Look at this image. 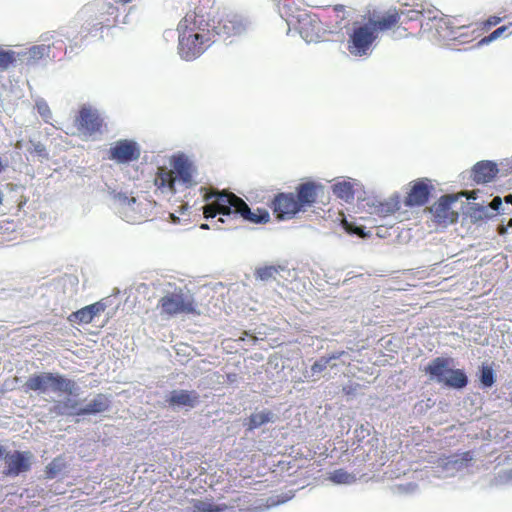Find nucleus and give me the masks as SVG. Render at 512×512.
<instances>
[{
	"mask_svg": "<svg viewBox=\"0 0 512 512\" xmlns=\"http://www.w3.org/2000/svg\"><path fill=\"white\" fill-rule=\"evenodd\" d=\"M199 191L202 193L203 201L208 203L203 206V217L205 219H213L216 215H222L227 219L240 216L253 224H265L269 220L267 210L257 209L256 212H252L241 197L229 190L220 191L201 187Z\"/></svg>",
	"mask_w": 512,
	"mask_h": 512,
	"instance_id": "nucleus-1",
	"label": "nucleus"
},
{
	"mask_svg": "<svg viewBox=\"0 0 512 512\" xmlns=\"http://www.w3.org/2000/svg\"><path fill=\"white\" fill-rule=\"evenodd\" d=\"M178 54L191 61L203 54L214 42L215 34L210 30V23L193 22L181 19L177 25Z\"/></svg>",
	"mask_w": 512,
	"mask_h": 512,
	"instance_id": "nucleus-2",
	"label": "nucleus"
},
{
	"mask_svg": "<svg viewBox=\"0 0 512 512\" xmlns=\"http://www.w3.org/2000/svg\"><path fill=\"white\" fill-rule=\"evenodd\" d=\"M280 11L286 22L295 25L300 37L307 43L319 42L328 35L337 34L336 31H331L328 25L322 22L321 16L316 13L299 10L295 14L292 8Z\"/></svg>",
	"mask_w": 512,
	"mask_h": 512,
	"instance_id": "nucleus-3",
	"label": "nucleus"
},
{
	"mask_svg": "<svg viewBox=\"0 0 512 512\" xmlns=\"http://www.w3.org/2000/svg\"><path fill=\"white\" fill-rule=\"evenodd\" d=\"M421 16V10H408L406 12L393 7L386 10L383 14L372 15L370 21L361 26H369L379 33L392 31L393 33H399V37H406L409 33L405 25L408 22L419 21Z\"/></svg>",
	"mask_w": 512,
	"mask_h": 512,
	"instance_id": "nucleus-4",
	"label": "nucleus"
},
{
	"mask_svg": "<svg viewBox=\"0 0 512 512\" xmlns=\"http://www.w3.org/2000/svg\"><path fill=\"white\" fill-rule=\"evenodd\" d=\"M250 29L248 18L238 11L224 7L217 17L210 18V31L223 39H235L245 35Z\"/></svg>",
	"mask_w": 512,
	"mask_h": 512,
	"instance_id": "nucleus-5",
	"label": "nucleus"
},
{
	"mask_svg": "<svg viewBox=\"0 0 512 512\" xmlns=\"http://www.w3.org/2000/svg\"><path fill=\"white\" fill-rule=\"evenodd\" d=\"M24 388L26 392L45 393L51 390L55 393H65L70 396L76 390V383L60 374L43 372L29 377L24 384Z\"/></svg>",
	"mask_w": 512,
	"mask_h": 512,
	"instance_id": "nucleus-6",
	"label": "nucleus"
},
{
	"mask_svg": "<svg viewBox=\"0 0 512 512\" xmlns=\"http://www.w3.org/2000/svg\"><path fill=\"white\" fill-rule=\"evenodd\" d=\"M160 314L167 317L176 315H199L195 299L191 295L182 293L181 290L167 293L158 301Z\"/></svg>",
	"mask_w": 512,
	"mask_h": 512,
	"instance_id": "nucleus-7",
	"label": "nucleus"
},
{
	"mask_svg": "<svg viewBox=\"0 0 512 512\" xmlns=\"http://www.w3.org/2000/svg\"><path fill=\"white\" fill-rule=\"evenodd\" d=\"M377 34L379 32L374 31L368 25L354 26L352 33L349 34V40H347V51L356 57L367 55L377 39Z\"/></svg>",
	"mask_w": 512,
	"mask_h": 512,
	"instance_id": "nucleus-8",
	"label": "nucleus"
},
{
	"mask_svg": "<svg viewBox=\"0 0 512 512\" xmlns=\"http://www.w3.org/2000/svg\"><path fill=\"white\" fill-rule=\"evenodd\" d=\"M33 454L30 451L8 452L4 457L3 474L6 477H18L30 471Z\"/></svg>",
	"mask_w": 512,
	"mask_h": 512,
	"instance_id": "nucleus-9",
	"label": "nucleus"
},
{
	"mask_svg": "<svg viewBox=\"0 0 512 512\" xmlns=\"http://www.w3.org/2000/svg\"><path fill=\"white\" fill-rule=\"evenodd\" d=\"M303 203L296 200L293 193H278L271 202V209L277 219H291L302 209L306 208Z\"/></svg>",
	"mask_w": 512,
	"mask_h": 512,
	"instance_id": "nucleus-10",
	"label": "nucleus"
},
{
	"mask_svg": "<svg viewBox=\"0 0 512 512\" xmlns=\"http://www.w3.org/2000/svg\"><path fill=\"white\" fill-rule=\"evenodd\" d=\"M320 16L328 29L340 33L350 24V20L354 16V10L342 4H336L334 8L325 10Z\"/></svg>",
	"mask_w": 512,
	"mask_h": 512,
	"instance_id": "nucleus-11",
	"label": "nucleus"
},
{
	"mask_svg": "<svg viewBox=\"0 0 512 512\" xmlns=\"http://www.w3.org/2000/svg\"><path fill=\"white\" fill-rule=\"evenodd\" d=\"M141 156V148L132 140H118L109 148V159L118 164L137 161Z\"/></svg>",
	"mask_w": 512,
	"mask_h": 512,
	"instance_id": "nucleus-12",
	"label": "nucleus"
},
{
	"mask_svg": "<svg viewBox=\"0 0 512 512\" xmlns=\"http://www.w3.org/2000/svg\"><path fill=\"white\" fill-rule=\"evenodd\" d=\"M76 127L80 133L91 136L102 132L103 120L98 111L89 106H82L76 116Z\"/></svg>",
	"mask_w": 512,
	"mask_h": 512,
	"instance_id": "nucleus-13",
	"label": "nucleus"
},
{
	"mask_svg": "<svg viewBox=\"0 0 512 512\" xmlns=\"http://www.w3.org/2000/svg\"><path fill=\"white\" fill-rule=\"evenodd\" d=\"M458 200V196L454 194H446L440 197L432 208L433 218L439 224H452L458 220V213L451 209V205Z\"/></svg>",
	"mask_w": 512,
	"mask_h": 512,
	"instance_id": "nucleus-14",
	"label": "nucleus"
},
{
	"mask_svg": "<svg viewBox=\"0 0 512 512\" xmlns=\"http://www.w3.org/2000/svg\"><path fill=\"white\" fill-rule=\"evenodd\" d=\"M170 165H172V169L169 170L174 172V176L180 180L181 184L187 188L196 185L195 179H193L195 167L188 158L184 155L174 156L172 160H170Z\"/></svg>",
	"mask_w": 512,
	"mask_h": 512,
	"instance_id": "nucleus-15",
	"label": "nucleus"
},
{
	"mask_svg": "<svg viewBox=\"0 0 512 512\" xmlns=\"http://www.w3.org/2000/svg\"><path fill=\"white\" fill-rule=\"evenodd\" d=\"M431 186L427 184L426 180L419 179L411 184L410 191H408L404 204L408 207L423 206L429 201Z\"/></svg>",
	"mask_w": 512,
	"mask_h": 512,
	"instance_id": "nucleus-16",
	"label": "nucleus"
},
{
	"mask_svg": "<svg viewBox=\"0 0 512 512\" xmlns=\"http://www.w3.org/2000/svg\"><path fill=\"white\" fill-rule=\"evenodd\" d=\"M105 310V304L97 301L94 304L87 305L82 309L72 312L68 316V321L78 324H90L94 318L100 316Z\"/></svg>",
	"mask_w": 512,
	"mask_h": 512,
	"instance_id": "nucleus-17",
	"label": "nucleus"
},
{
	"mask_svg": "<svg viewBox=\"0 0 512 512\" xmlns=\"http://www.w3.org/2000/svg\"><path fill=\"white\" fill-rule=\"evenodd\" d=\"M498 167L490 160L479 161L472 168V180L477 184H486L494 180Z\"/></svg>",
	"mask_w": 512,
	"mask_h": 512,
	"instance_id": "nucleus-18",
	"label": "nucleus"
},
{
	"mask_svg": "<svg viewBox=\"0 0 512 512\" xmlns=\"http://www.w3.org/2000/svg\"><path fill=\"white\" fill-rule=\"evenodd\" d=\"M154 185L160 193L174 195L177 192L175 189L174 171L169 170L165 166L158 167L154 178Z\"/></svg>",
	"mask_w": 512,
	"mask_h": 512,
	"instance_id": "nucleus-19",
	"label": "nucleus"
},
{
	"mask_svg": "<svg viewBox=\"0 0 512 512\" xmlns=\"http://www.w3.org/2000/svg\"><path fill=\"white\" fill-rule=\"evenodd\" d=\"M214 8L215 0H198L194 6V10L188 12L183 19L190 18L194 23H210V19H213L211 15L213 14Z\"/></svg>",
	"mask_w": 512,
	"mask_h": 512,
	"instance_id": "nucleus-20",
	"label": "nucleus"
},
{
	"mask_svg": "<svg viewBox=\"0 0 512 512\" xmlns=\"http://www.w3.org/2000/svg\"><path fill=\"white\" fill-rule=\"evenodd\" d=\"M199 403V395L196 391L174 390L167 398V404L170 407H190L194 408Z\"/></svg>",
	"mask_w": 512,
	"mask_h": 512,
	"instance_id": "nucleus-21",
	"label": "nucleus"
},
{
	"mask_svg": "<svg viewBox=\"0 0 512 512\" xmlns=\"http://www.w3.org/2000/svg\"><path fill=\"white\" fill-rule=\"evenodd\" d=\"M469 28L466 25H456L454 18H442L437 23V32L440 37L455 41L463 36L462 30Z\"/></svg>",
	"mask_w": 512,
	"mask_h": 512,
	"instance_id": "nucleus-22",
	"label": "nucleus"
},
{
	"mask_svg": "<svg viewBox=\"0 0 512 512\" xmlns=\"http://www.w3.org/2000/svg\"><path fill=\"white\" fill-rule=\"evenodd\" d=\"M321 190L322 186L313 182L299 184L296 187V201L304 204V206H311L317 201L318 193Z\"/></svg>",
	"mask_w": 512,
	"mask_h": 512,
	"instance_id": "nucleus-23",
	"label": "nucleus"
},
{
	"mask_svg": "<svg viewBox=\"0 0 512 512\" xmlns=\"http://www.w3.org/2000/svg\"><path fill=\"white\" fill-rule=\"evenodd\" d=\"M110 407L109 398L100 393L95 395V398L92 399L89 403H87L84 408H79L76 411V416L90 415V414H100L102 412H106Z\"/></svg>",
	"mask_w": 512,
	"mask_h": 512,
	"instance_id": "nucleus-24",
	"label": "nucleus"
},
{
	"mask_svg": "<svg viewBox=\"0 0 512 512\" xmlns=\"http://www.w3.org/2000/svg\"><path fill=\"white\" fill-rule=\"evenodd\" d=\"M449 359L443 357H437L430 362L428 366L425 368V372L430 375V377L437 380V382H442L445 375L449 374V371L453 370L448 368Z\"/></svg>",
	"mask_w": 512,
	"mask_h": 512,
	"instance_id": "nucleus-25",
	"label": "nucleus"
},
{
	"mask_svg": "<svg viewBox=\"0 0 512 512\" xmlns=\"http://www.w3.org/2000/svg\"><path fill=\"white\" fill-rule=\"evenodd\" d=\"M398 210H400V199L397 196L374 205V214L379 217H388Z\"/></svg>",
	"mask_w": 512,
	"mask_h": 512,
	"instance_id": "nucleus-26",
	"label": "nucleus"
},
{
	"mask_svg": "<svg viewBox=\"0 0 512 512\" xmlns=\"http://www.w3.org/2000/svg\"><path fill=\"white\" fill-rule=\"evenodd\" d=\"M79 409V402L72 399H66L64 401L56 402L55 405L51 408V413H54L58 416H76V411Z\"/></svg>",
	"mask_w": 512,
	"mask_h": 512,
	"instance_id": "nucleus-27",
	"label": "nucleus"
},
{
	"mask_svg": "<svg viewBox=\"0 0 512 512\" xmlns=\"http://www.w3.org/2000/svg\"><path fill=\"white\" fill-rule=\"evenodd\" d=\"M450 376L443 377V381L440 383L444 384L448 388L463 389L467 385V377L462 369L451 370Z\"/></svg>",
	"mask_w": 512,
	"mask_h": 512,
	"instance_id": "nucleus-28",
	"label": "nucleus"
},
{
	"mask_svg": "<svg viewBox=\"0 0 512 512\" xmlns=\"http://www.w3.org/2000/svg\"><path fill=\"white\" fill-rule=\"evenodd\" d=\"M332 192L337 198L349 203L354 199V186L351 182H338L332 186Z\"/></svg>",
	"mask_w": 512,
	"mask_h": 512,
	"instance_id": "nucleus-29",
	"label": "nucleus"
},
{
	"mask_svg": "<svg viewBox=\"0 0 512 512\" xmlns=\"http://www.w3.org/2000/svg\"><path fill=\"white\" fill-rule=\"evenodd\" d=\"M272 419V413L270 410H263L257 413H252V415L248 418V429L254 430L256 428L261 427L262 425H265L269 422H271Z\"/></svg>",
	"mask_w": 512,
	"mask_h": 512,
	"instance_id": "nucleus-30",
	"label": "nucleus"
},
{
	"mask_svg": "<svg viewBox=\"0 0 512 512\" xmlns=\"http://www.w3.org/2000/svg\"><path fill=\"white\" fill-rule=\"evenodd\" d=\"M282 270L283 268L281 266L268 265L256 269L255 276L256 279L260 281H269L271 279H275V276H277Z\"/></svg>",
	"mask_w": 512,
	"mask_h": 512,
	"instance_id": "nucleus-31",
	"label": "nucleus"
},
{
	"mask_svg": "<svg viewBox=\"0 0 512 512\" xmlns=\"http://www.w3.org/2000/svg\"><path fill=\"white\" fill-rule=\"evenodd\" d=\"M329 479L333 481L336 484H351L354 482V476L347 473L344 469H338L334 470V472L331 473V476H329Z\"/></svg>",
	"mask_w": 512,
	"mask_h": 512,
	"instance_id": "nucleus-32",
	"label": "nucleus"
},
{
	"mask_svg": "<svg viewBox=\"0 0 512 512\" xmlns=\"http://www.w3.org/2000/svg\"><path fill=\"white\" fill-rule=\"evenodd\" d=\"M480 383L484 388H489L495 383V375L491 366L483 365L480 367Z\"/></svg>",
	"mask_w": 512,
	"mask_h": 512,
	"instance_id": "nucleus-33",
	"label": "nucleus"
},
{
	"mask_svg": "<svg viewBox=\"0 0 512 512\" xmlns=\"http://www.w3.org/2000/svg\"><path fill=\"white\" fill-rule=\"evenodd\" d=\"M63 468V464L60 458L53 459L48 465L46 466V477L48 479H54Z\"/></svg>",
	"mask_w": 512,
	"mask_h": 512,
	"instance_id": "nucleus-34",
	"label": "nucleus"
},
{
	"mask_svg": "<svg viewBox=\"0 0 512 512\" xmlns=\"http://www.w3.org/2000/svg\"><path fill=\"white\" fill-rule=\"evenodd\" d=\"M15 62V52L0 49V69L7 70Z\"/></svg>",
	"mask_w": 512,
	"mask_h": 512,
	"instance_id": "nucleus-35",
	"label": "nucleus"
},
{
	"mask_svg": "<svg viewBox=\"0 0 512 512\" xmlns=\"http://www.w3.org/2000/svg\"><path fill=\"white\" fill-rule=\"evenodd\" d=\"M221 509V507L205 501L196 500L194 502L195 512H219Z\"/></svg>",
	"mask_w": 512,
	"mask_h": 512,
	"instance_id": "nucleus-36",
	"label": "nucleus"
},
{
	"mask_svg": "<svg viewBox=\"0 0 512 512\" xmlns=\"http://www.w3.org/2000/svg\"><path fill=\"white\" fill-rule=\"evenodd\" d=\"M501 21H502V18L499 16H495V15L490 16L486 20L480 22V29H482V31H488L489 29H491V27L496 26L499 23H501Z\"/></svg>",
	"mask_w": 512,
	"mask_h": 512,
	"instance_id": "nucleus-37",
	"label": "nucleus"
},
{
	"mask_svg": "<svg viewBox=\"0 0 512 512\" xmlns=\"http://www.w3.org/2000/svg\"><path fill=\"white\" fill-rule=\"evenodd\" d=\"M506 30H507V26L506 25H502L499 28H497L494 31H492L490 33V35L484 37L482 39V41H480V43H482V44L490 43V42L498 39L500 36H502L503 32H505Z\"/></svg>",
	"mask_w": 512,
	"mask_h": 512,
	"instance_id": "nucleus-38",
	"label": "nucleus"
},
{
	"mask_svg": "<svg viewBox=\"0 0 512 512\" xmlns=\"http://www.w3.org/2000/svg\"><path fill=\"white\" fill-rule=\"evenodd\" d=\"M29 153L39 157H47V150L41 142L32 143V148L29 149Z\"/></svg>",
	"mask_w": 512,
	"mask_h": 512,
	"instance_id": "nucleus-39",
	"label": "nucleus"
},
{
	"mask_svg": "<svg viewBox=\"0 0 512 512\" xmlns=\"http://www.w3.org/2000/svg\"><path fill=\"white\" fill-rule=\"evenodd\" d=\"M36 109L37 112H39V115L44 118V120H47L48 117L51 116V111L49 110V107L45 101H37Z\"/></svg>",
	"mask_w": 512,
	"mask_h": 512,
	"instance_id": "nucleus-40",
	"label": "nucleus"
},
{
	"mask_svg": "<svg viewBox=\"0 0 512 512\" xmlns=\"http://www.w3.org/2000/svg\"><path fill=\"white\" fill-rule=\"evenodd\" d=\"M328 365L329 362H327L326 360L318 359L316 362H314L313 365H311V373H322L326 369V367H328Z\"/></svg>",
	"mask_w": 512,
	"mask_h": 512,
	"instance_id": "nucleus-41",
	"label": "nucleus"
},
{
	"mask_svg": "<svg viewBox=\"0 0 512 512\" xmlns=\"http://www.w3.org/2000/svg\"><path fill=\"white\" fill-rule=\"evenodd\" d=\"M343 225H345L346 231L356 234V235H359L361 237L364 236V231L362 230V228H360V227L353 228V226L350 223H348L346 220L343 221Z\"/></svg>",
	"mask_w": 512,
	"mask_h": 512,
	"instance_id": "nucleus-42",
	"label": "nucleus"
},
{
	"mask_svg": "<svg viewBox=\"0 0 512 512\" xmlns=\"http://www.w3.org/2000/svg\"><path fill=\"white\" fill-rule=\"evenodd\" d=\"M344 354H346V352L344 350H340L329 354V356L327 357H321L320 359L327 360V362H330L332 360L340 359L342 356H344Z\"/></svg>",
	"mask_w": 512,
	"mask_h": 512,
	"instance_id": "nucleus-43",
	"label": "nucleus"
},
{
	"mask_svg": "<svg viewBox=\"0 0 512 512\" xmlns=\"http://www.w3.org/2000/svg\"><path fill=\"white\" fill-rule=\"evenodd\" d=\"M358 384H349L346 386H343L342 392L345 393V395L350 396L357 392Z\"/></svg>",
	"mask_w": 512,
	"mask_h": 512,
	"instance_id": "nucleus-44",
	"label": "nucleus"
},
{
	"mask_svg": "<svg viewBox=\"0 0 512 512\" xmlns=\"http://www.w3.org/2000/svg\"><path fill=\"white\" fill-rule=\"evenodd\" d=\"M274 3L278 5V8L281 10L291 9L290 3H292V0H273Z\"/></svg>",
	"mask_w": 512,
	"mask_h": 512,
	"instance_id": "nucleus-45",
	"label": "nucleus"
},
{
	"mask_svg": "<svg viewBox=\"0 0 512 512\" xmlns=\"http://www.w3.org/2000/svg\"><path fill=\"white\" fill-rule=\"evenodd\" d=\"M501 206H502L501 197H494V199L491 200V202H490V208L497 212L499 211V209H501Z\"/></svg>",
	"mask_w": 512,
	"mask_h": 512,
	"instance_id": "nucleus-46",
	"label": "nucleus"
},
{
	"mask_svg": "<svg viewBox=\"0 0 512 512\" xmlns=\"http://www.w3.org/2000/svg\"><path fill=\"white\" fill-rule=\"evenodd\" d=\"M46 51H47L46 46H35L32 49H30V53H32L33 57H35L37 55H42Z\"/></svg>",
	"mask_w": 512,
	"mask_h": 512,
	"instance_id": "nucleus-47",
	"label": "nucleus"
},
{
	"mask_svg": "<svg viewBox=\"0 0 512 512\" xmlns=\"http://www.w3.org/2000/svg\"><path fill=\"white\" fill-rule=\"evenodd\" d=\"M460 195L466 197V199H468V200H476V198H477L476 190L464 191V192L460 193Z\"/></svg>",
	"mask_w": 512,
	"mask_h": 512,
	"instance_id": "nucleus-48",
	"label": "nucleus"
},
{
	"mask_svg": "<svg viewBox=\"0 0 512 512\" xmlns=\"http://www.w3.org/2000/svg\"><path fill=\"white\" fill-rule=\"evenodd\" d=\"M119 200L124 203H134L135 202L134 197L128 198L127 196H124L123 194H119Z\"/></svg>",
	"mask_w": 512,
	"mask_h": 512,
	"instance_id": "nucleus-49",
	"label": "nucleus"
},
{
	"mask_svg": "<svg viewBox=\"0 0 512 512\" xmlns=\"http://www.w3.org/2000/svg\"><path fill=\"white\" fill-rule=\"evenodd\" d=\"M471 459H473V456L470 451L462 453V461L468 462L471 461Z\"/></svg>",
	"mask_w": 512,
	"mask_h": 512,
	"instance_id": "nucleus-50",
	"label": "nucleus"
},
{
	"mask_svg": "<svg viewBox=\"0 0 512 512\" xmlns=\"http://www.w3.org/2000/svg\"><path fill=\"white\" fill-rule=\"evenodd\" d=\"M505 203L510 204L512 206V194L506 195L504 198Z\"/></svg>",
	"mask_w": 512,
	"mask_h": 512,
	"instance_id": "nucleus-51",
	"label": "nucleus"
},
{
	"mask_svg": "<svg viewBox=\"0 0 512 512\" xmlns=\"http://www.w3.org/2000/svg\"><path fill=\"white\" fill-rule=\"evenodd\" d=\"M201 229H209V226L207 224H202Z\"/></svg>",
	"mask_w": 512,
	"mask_h": 512,
	"instance_id": "nucleus-52",
	"label": "nucleus"
},
{
	"mask_svg": "<svg viewBox=\"0 0 512 512\" xmlns=\"http://www.w3.org/2000/svg\"><path fill=\"white\" fill-rule=\"evenodd\" d=\"M219 221H220L221 223H224V222H225L224 218H219Z\"/></svg>",
	"mask_w": 512,
	"mask_h": 512,
	"instance_id": "nucleus-53",
	"label": "nucleus"
},
{
	"mask_svg": "<svg viewBox=\"0 0 512 512\" xmlns=\"http://www.w3.org/2000/svg\"><path fill=\"white\" fill-rule=\"evenodd\" d=\"M124 3H130L132 0H123Z\"/></svg>",
	"mask_w": 512,
	"mask_h": 512,
	"instance_id": "nucleus-54",
	"label": "nucleus"
},
{
	"mask_svg": "<svg viewBox=\"0 0 512 512\" xmlns=\"http://www.w3.org/2000/svg\"><path fill=\"white\" fill-rule=\"evenodd\" d=\"M2 171V163H0V172Z\"/></svg>",
	"mask_w": 512,
	"mask_h": 512,
	"instance_id": "nucleus-55",
	"label": "nucleus"
},
{
	"mask_svg": "<svg viewBox=\"0 0 512 512\" xmlns=\"http://www.w3.org/2000/svg\"><path fill=\"white\" fill-rule=\"evenodd\" d=\"M2 455V447H0V456Z\"/></svg>",
	"mask_w": 512,
	"mask_h": 512,
	"instance_id": "nucleus-56",
	"label": "nucleus"
},
{
	"mask_svg": "<svg viewBox=\"0 0 512 512\" xmlns=\"http://www.w3.org/2000/svg\"><path fill=\"white\" fill-rule=\"evenodd\" d=\"M2 202V195H0V203Z\"/></svg>",
	"mask_w": 512,
	"mask_h": 512,
	"instance_id": "nucleus-57",
	"label": "nucleus"
}]
</instances>
